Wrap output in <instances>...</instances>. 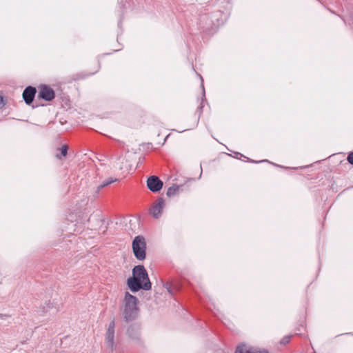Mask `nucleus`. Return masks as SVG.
I'll return each instance as SVG.
<instances>
[{"mask_svg":"<svg viewBox=\"0 0 353 353\" xmlns=\"http://www.w3.org/2000/svg\"><path fill=\"white\" fill-rule=\"evenodd\" d=\"M132 272V276L127 279V286L132 292L136 293L141 290L148 291L151 289L152 283L143 265L134 266Z\"/></svg>","mask_w":353,"mask_h":353,"instance_id":"nucleus-1","label":"nucleus"},{"mask_svg":"<svg viewBox=\"0 0 353 353\" xmlns=\"http://www.w3.org/2000/svg\"><path fill=\"white\" fill-rule=\"evenodd\" d=\"M139 301L137 298L130 294L128 292L125 293L123 301V316L126 323L135 320L139 315V309L138 307Z\"/></svg>","mask_w":353,"mask_h":353,"instance_id":"nucleus-2","label":"nucleus"},{"mask_svg":"<svg viewBox=\"0 0 353 353\" xmlns=\"http://www.w3.org/2000/svg\"><path fill=\"white\" fill-rule=\"evenodd\" d=\"M132 251L135 258L143 261L146 257V242L143 236H137L132 241Z\"/></svg>","mask_w":353,"mask_h":353,"instance_id":"nucleus-3","label":"nucleus"},{"mask_svg":"<svg viewBox=\"0 0 353 353\" xmlns=\"http://www.w3.org/2000/svg\"><path fill=\"white\" fill-rule=\"evenodd\" d=\"M39 97L46 101H52L55 97V92L52 88L46 84L39 86Z\"/></svg>","mask_w":353,"mask_h":353,"instance_id":"nucleus-4","label":"nucleus"},{"mask_svg":"<svg viewBox=\"0 0 353 353\" xmlns=\"http://www.w3.org/2000/svg\"><path fill=\"white\" fill-rule=\"evenodd\" d=\"M163 185V181L155 175L150 176L147 179V187L152 192H159Z\"/></svg>","mask_w":353,"mask_h":353,"instance_id":"nucleus-5","label":"nucleus"},{"mask_svg":"<svg viewBox=\"0 0 353 353\" xmlns=\"http://www.w3.org/2000/svg\"><path fill=\"white\" fill-rule=\"evenodd\" d=\"M114 330L115 322L114 320H112L110 322L105 334V342L112 351H113L114 348Z\"/></svg>","mask_w":353,"mask_h":353,"instance_id":"nucleus-6","label":"nucleus"},{"mask_svg":"<svg viewBox=\"0 0 353 353\" xmlns=\"http://www.w3.org/2000/svg\"><path fill=\"white\" fill-rule=\"evenodd\" d=\"M37 90L34 87L29 85L23 92V99L27 105H30L34 99Z\"/></svg>","mask_w":353,"mask_h":353,"instance_id":"nucleus-7","label":"nucleus"},{"mask_svg":"<svg viewBox=\"0 0 353 353\" xmlns=\"http://www.w3.org/2000/svg\"><path fill=\"white\" fill-rule=\"evenodd\" d=\"M164 205L165 202L163 198L158 199L156 203H154L150 209V213L154 218L158 219L161 216Z\"/></svg>","mask_w":353,"mask_h":353,"instance_id":"nucleus-8","label":"nucleus"},{"mask_svg":"<svg viewBox=\"0 0 353 353\" xmlns=\"http://www.w3.org/2000/svg\"><path fill=\"white\" fill-rule=\"evenodd\" d=\"M163 286L171 295H174L181 288L180 283L177 281H166L163 283Z\"/></svg>","mask_w":353,"mask_h":353,"instance_id":"nucleus-9","label":"nucleus"},{"mask_svg":"<svg viewBox=\"0 0 353 353\" xmlns=\"http://www.w3.org/2000/svg\"><path fill=\"white\" fill-rule=\"evenodd\" d=\"M183 185H176V184H173L172 186H170L167 192H166V195L168 196V197H172L175 195H176L181 190V188Z\"/></svg>","mask_w":353,"mask_h":353,"instance_id":"nucleus-10","label":"nucleus"},{"mask_svg":"<svg viewBox=\"0 0 353 353\" xmlns=\"http://www.w3.org/2000/svg\"><path fill=\"white\" fill-rule=\"evenodd\" d=\"M236 353H268V351L254 352L245 345H240L236 347Z\"/></svg>","mask_w":353,"mask_h":353,"instance_id":"nucleus-11","label":"nucleus"},{"mask_svg":"<svg viewBox=\"0 0 353 353\" xmlns=\"http://www.w3.org/2000/svg\"><path fill=\"white\" fill-rule=\"evenodd\" d=\"M118 179H113V178H108L105 180H104L101 185H99L97 188V192H99V190L110 184H112V183L117 181Z\"/></svg>","mask_w":353,"mask_h":353,"instance_id":"nucleus-12","label":"nucleus"},{"mask_svg":"<svg viewBox=\"0 0 353 353\" xmlns=\"http://www.w3.org/2000/svg\"><path fill=\"white\" fill-rule=\"evenodd\" d=\"M59 150L61 151V154H56V157L59 159H61L63 157H65L67 155L68 147L66 145H63Z\"/></svg>","mask_w":353,"mask_h":353,"instance_id":"nucleus-13","label":"nucleus"},{"mask_svg":"<svg viewBox=\"0 0 353 353\" xmlns=\"http://www.w3.org/2000/svg\"><path fill=\"white\" fill-rule=\"evenodd\" d=\"M127 333L129 335L130 337L132 339H138L139 338V334L137 332L134 333L133 332V327H130L128 330Z\"/></svg>","mask_w":353,"mask_h":353,"instance_id":"nucleus-14","label":"nucleus"},{"mask_svg":"<svg viewBox=\"0 0 353 353\" xmlns=\"http://www.w3.org/2000/svg\"><path fill=\"white\" fill-rule=\"evenodd\" d=\"M290 339H291V336H289V335H288V336H284V337L281 340L280 343H281V345H286V344H288V343L290 342Z\"/></svg>","mask_w":353,"mask_h":353,"instance_id":"nucleus-15","label":"nucleus"},{"mask_svg":"<svg viewBox=\"0 0 353 353\" xmlns=\"http://www.w3.org/2000/svg\"><path fill=\"white\" fill-rule=\"evenodd\" d=\"M347 160L350 164L353 165V152L348 154Z\"/></svg>","mask_w":353,"mask_h":353,"instance_id":"nucleus-16","label":"nucleus"},{"mask_svg":"<svg viewBox=\"0 0 353 353\" xmlns=\"http://www.w3.org/2000/svg\"><path fill=\"white\" fill-rule=\"evenodd\" d=\"M203 108V105L202 103L198 108L199 117H200V115L202 112ZM199 117H198V119H197V123L199 122Z\"/></svg>","mask_w":353,"mask_h":353,"instance_id":"nucleus-17","label":"nucleus"},{"mask_svg":"<svg viewBox=\"0 0 353 353\" xmlns=\"http://www.w3.org/2000/svg\"><path fill=\"white\" fill-rule=\"evenodd\" d=\"M248 161H250V162H252V163H261V162H269L268 160H262V161H253L252 159H248Z\"/></svg>","mask_w":353,"mask_h":353,"instance_id":"nucleus-18","label":"nucleus"},{"mask_svg":"<svg viewBox=\"0 0 353 353\" xmlns=\"http://www.w3.org/2000/svg\"><path fill=\"white\" fill-rule=\"evenodd\" d=\"M200 78L201 79V86L203 88V97H205V90H204V86H203V79H202V77H201V76H200Z\"/></svg>","mask_w":353,"mask_h":353,"instance_id":"nucleus-19","label":"nucleus"},{"mask_svg":"<svg viewBox=\"0 0 353 353\" xmlns=\"http://www.w3.org/2000/svg\"><path fill=\"white\" fill-rule=\"evenodd\" d=\"M110 222V221H107V224L104 227L103 230V233H105L108 228V225H109V223Z\"/></svg>","mask_w":353,"mask_h":353,"instance_id":"nucleus-20","label":"nucleus"},{"mask_svg":"<svg viewBox=\"0 0 353 353\" xmlns=\"http://www.w3.org/2000/svg\"><path fill=\"white\" fill-rule=\"evenodd\" d=\"M99 221L102 224L105 223V219L103 218V216H99Z\"/></svg>","mask_w":353,"mask_h":353,"instance_id":"nucleus-21","label":"nucleus"},{"mask_svg":"<svg viewBox=\"0 0 353 353\" xmlns=\"http://www.w3.org/2000/svg\"><path fill=\"white\" fill-rule=\"evenodd\" d=\"M0 104H1L2 105H5V102L3 101V99L2 97H1Z\"/></svg>","mask_w":353,"mask_h":353,"instance_id":"nucleus-22","label":"nucleus"},{"mask_svg":"<svg viewBox=\"0 0 353 353\" xmlns=\"http://www.w3.org/2000/svg\"><path fill=\"white\" fill-rule=\"evenodd\" d=\"M236 155H240L241 157H244L243 154H241V153L239 152H236L235 153Z\"/></svg>","mask_w":353,"mask_h":353,"instance_id":"nucleus-23","label":"nucleus"},{"mask_svg":"<svg viewBox=\"0 0 353 353\" xmlns=\"http://www.w3.org/2000/svg\"><path fill=\"white\" fill-rule=\"evenodd\" d=\"M301 330H304V327H303V326H302V327H301V328H299L298 330H299V332H301Z\"/></svg>","mask_w":353,"mask_h":353,"instance_id":"nucleus-24","label":"nucleus"},{"mask_svg":"<svg viewBox=\"0 0 353 353\" xmlns=\"http://www.w3.org/2000/svg\"><path fill=\"white\" fill-rule=\"evenodd\" d=\"M201 174H202V170L201 171V174H200V175L199 176V179H200L201 177Z\"/></svg>","mask_w":353,"mask_h":353,"instance_id":"nucleus-25","label":"nucleus"},{"mask_svg":"<svg viewBox=\"0 0 353 353\" xmlns=\"http://www.w3.org/2000/svg\"><path fill=\"white\" fill-rule=\"evenodd\" d=\"M274 165L275 166L281 167V165H279L278 164H275V163H274ZM281 168H283V167L281 166Z\"/></svg>","mask_w":353,"mask_h":353,"instance_id":"nucleus-26","label":"nucleus"}]
</instances>
